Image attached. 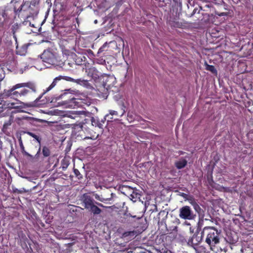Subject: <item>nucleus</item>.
I'll return each instance as SVG.
<instances>
[{"label": "nucleus", "mask_w": 253, "mask_h": 253, "mask_svg": "<svg viewBox=\"0 0 253 253\" xmlns=\"http://www.w3.org/2000/svg\"><path fill=\"white\" fill-rule=\"evenodd\" d=\"M96 62L100 64H104L105 63V60L102 58L96 59Z\"/></svg>", "instance_id": "obj_35"}, {"label": "nucleus", "mask_w": 253, "mask_h": 253, "mask_svg": "<svg viewBox=\"0 0 253 253\" xmlns=\"http://www.w3.org/2000/svg\"><path fill=\"white\" fill-rule=\"evenodd\" d=\"M5 77V73L2 69H0V82L2 81Z\"/></svg>", "instance_id": "obj_32"}, {"label": "nucleus", "mask_w": 253, "mask_h": 253, "mask_svg": "<svg viewBox=\"0 0 253 253\" xmlns=\"http://www.w3.org/2000/svg\"><path fill=\"white\" fill-rule=\"evenodd\" d=\"M179 216L181 219L192 220L195 218L196 214L189 206H185L179 209Z\"/></svg>", "instance_id": "obj_7"}, {"label": "nucleus", "mask_w": 253, "mask_h": 253, "mask_svg": "<svg viewBox=\"0 0 253 253\" xmlns=\"http://www.w3.org/2000/svg\"><path fill=\"white\" fill-rule=\"evenodd\" d=\"M61 79H64L66 80L67 81L72 82L74 83H76L77 84H86L87 83V80H82L81 79H74L68 76H65L62 77L61 76H59L57 77H56L51 84L49 85V86L46 89V91L43 92L42 93L41 95H40L38 97L36 98L35 100V101L36 102H38L41 98L42 97V95L47 91L50 90L53 87H54L56 84V83L58 81H60Z\"/></svg>", "instance_id": "obj_3"}, {"label": "nucleus", "mask_w": 253, "mask_h": 253, "mask_svg": "<svg viewBox=\"0 0 253 253\" xmlns=\"http://www.w3.org/2000/svg\"><path fill=\"white\" fill-rule=\"evenodd\" d=\"M74 172L75 175V176L78 178L79 179H81L83 178V176L79 171L78 169H74Z\"/></svg>", "instance_id": "obj_28"}, {"label": "nucleus", "mask_w": 253, "mask_h": 253, "mask_svg": "<svg viewBox=\"0 0 253 253\" xmlns=\"http://www.w3.org/2000/svg\"><path fill=\"white\" fill-rule=\"evenodd\" d=\"M187 161L185 159L176 162L175 164V167L178 169H181L184 168L187 165Z\"/></svg>", "instance_id": "obj_24"}, {"label": "nucleus", "mask_w": 253, "mask_h": 253, "mask_svg": "<svg viewBox=\"0 0 253 253\" xmlns=\"http://www.w3.org/2000/svg\"><path fill=\"white\" fill-rule=\"evenodd\" d=\"M88 113V112H86L84 111H73L69 112L70 115H69V117L73 118L75 119L76 117H78V116L83 115L84 116H86V114Z\"/></svg>", "instance_id": "obj_19"}, {"label": "nucleus", "mask_w": 253, "mask_h": 253, "mask_svg": "<svg viewBox=\"0 0 253 253\" xmlns=\"http://www.w3.org/2000/svg\"><path fill=\"white\" fill-rule=\"evenodd\" d=\"M11 8L8 6L0 8V32L2 31L5 21L9 18Z\"/></svg>", "instance_id": "obj_8"}, {"label": "nucleus", "mask_w": 253, "mask_h": 253, "mask_svg": "<svg viewBox=\"0 0 253 253\" xmlns=\"http://www.w3.org/2000/svg\"><path fill=\"white\" fill-rule=\"evenodd\" d=\"M125 113V111L123 109H121L120 112L115 110H109V114L105 115L104 117V119L106 120L107 118L108 119L112 120L113 119V117H109L110 115L111 116H122ZM112 121L111 120H108V122Z\"/></svg>", "instance_id": "obj_12"}, {"label": "nucleus", "mask_w": 253, "mask_h": 253, "mask_svg": "<svg viewBox=\"0 0 253 253\" xmlns=\"http://www.w3.org/2000/svg\"><path fill=\"white\" fill-rule=\"evenodd\" d=\"M88 52V53H93L92 51L90 49H89Z\"/></svg>", "instance_id": "obj_42"}, {"label": "nucleus", "mask_w": 253, "mask_h": 253, "mask_svg": "<svg viewBox=\"0 0 253 253\" xmlns=\"http://www.w3.org/2000/svg\"><path fill=\"white\" fill-rule=\"evenodd\" d=\"M205 235H206V243L209 245L211 249L212 250V247H214L219 243L221 231H218L213 227L206 226L202 231V236Z\"/></svg>", "instance_id": "obj_2"}, {"label": "nucleus", "mask_w": 253, "mask_h": 253, "mask_svg": "<svg viewBox=\"0 0 253 253\" xmlns=\"http://www.w3.org/2000/svg\"><path fill=\"white\" fill-rule=\"evenodd\" d=\"M23 11L27 12V17L36 15L39 13L40 0H24Z\"/></svg>", "instance_id": "obj_4"}, {"label": "nucleus", "mask_w": 253, "mask_h": 253, "mask_svg": "<svg viewBox=\"0 0 253 253\" xmlns=\"http://www.w3.org/2000/svg\"><path fill=\"white\" fill-rule=\"evenodd\" d=\"M198 231H197L194 234L193 236L189 240V242H191L192 244L197 245L201 242L204 236H202V232L201 233V236H198Z\"/></svg>", "instance_id": "obj_17"}, {"label": "nucleus", "mask_w": 253, "mask_h": 253, "mask_svg": "<svg viewBox=\"0 0 253 253\" xmlns=\"http://www.w3.org/2000/svg\"><path fill=\"white\" fill-rule=\"evenodd\" d=\"M94 22H95V23H97V20H96L94 21Z\"/></svg>", "instance_id": "obj_45"}, {"label": "nucleus", "mask_w": 253, "mask_h": 253, "mask_svg": "<svg viewBox=\"0 0 253 253\" xmlns=\"http://www.w3.org/2000/svg\"><path fill=\"white\" fill-rule=\"evenodd\" d=\"M95 198L96 199H97L98 200L101 201V202H104L105 201H107V200H109L110 199V198H107V199H104V198H99V196L97 195H96L95 196Z\"/></svg>", "instance_id": "obj_34"}, {"label": "nucleus", "mask_w": 253, "mask_h": 253, "mask_svg": "<svg viewBox=\"0 0 253 253\" xmlns=\"http://www.w3.org/2000/svg\"><path fill=\"white\" fill-rule=\"evenodd\" d=\"M83 202L84 204L85 209H89V207L94 204V200L90 196L84 194Z\"/></svg>", "instance_id": "obj_13"}, {"label": "nucleus", "mask_w": 253, "mask_h": 253, "mask_svg": "<svg viewBox=\"0 0 253 253\" xmlns=\"http://www.w3.org/2000/svg\"><path fill=\"white\" fill-rule=\"evenodd\" d=\"M51 154V152L50 149L46 146H44L42 148V154L43 157H42L41 155V157L42 159L40 160L39 162H42L44 158L50 156Z\"/></svg>", "instance_id": "obj_20"}, {"label": "nucleus", "mask_w": 253, "mask_h": 253, "mask_svg": "<svg viewBox=\"0 0 253 253\" xmlns=\"http://www.w3.org/2000/svg\"><path fill=\"white\" fill-rule=\"evenodd\" d=\"M74 99H75V98H72V100H74Z\"/></svg>", "instance_id": "obj_46"}, {"label": "nucleus", "mask_w": 253, "mask_h": 253, "mask_svg": "<svg viewBox=\"0 0 253 253\" xmlns=\"http://www.w3.org/2000/svg\"><path fill=\"white\" fill-rule=\"evenodd\" d=\"M126 188H128L131 191H132V193L130 194V196L132 198H135L137 197V193L134 191V190L132 188H131L130 187H125Z\"/></svg>", "instance_id": "obj_30"}, {"label": "nucleus", "mask_w": 253, "mask_h": 253, "mask_svg": "<svg viewBox=\"0 0 253 253\" xmlns=\"http://www.w3.org/2000/svg\"><path fill=\"white\" fill-rule=\"evenodd\" d=\"M69 165V163L68 161L64 159L62 160L61 163L60 168H61L63 170H65L68 168Z\"/></svg>", "instance_id": "obj_27"}, {"label": "nucleus", "mask_w": 253, "mask_h": 253, "mask_svg": "<svg viewBox=\"0 0 253 253\" xmlns=\"http://www.w3.org/2000/svg\"><path fill=\"white\" fill-rule=\"evenodd\" d=\"M105 120H106L104 119V120H102L101 122H100L98 120H96L94 118H92L91 123L92 126H98L99 128H103V124L105 123Z\"/></svg>", "instance_id": "obj_21"}, {"label": "nucleus", "mask_w": 253, "mask_h": 253, "mask_svg": "<svg viewBox=\"0 0 253 253\" xmlns=\"http://www.w3.org/2000/svg\"><path fill=\"white\" fill-rule=\"evenodd\" d=\"M2 100L0 98V109H3V105L2 104ZM0 111H2V110H0Z\"/></svg>", "instance_id": "obj_39"}, {"label": "nucleus", "mask_w": 253, "mask_h": 253, "mask_svg": "<svg viewBox=\"0 0 253 253\" xmlns=\"http://www.w3.org/2000/svg\"><path fill=\"white\" fill-rule=\"evenodd\" d=\"M190 231H191V232H192V233L193 232V230H192V228H191V227H190Z\"/></svg>", "instance_id": "obj_43"}, {"label": "nucleus", "mask_w": 253, "mask_h": 253, "mask_svg": "<svg viewBox=\"0 0 253 253\" xmlns=\"http://www.w3.org/2000/svg\"><path fill=\"white\" fill-rule=\"evenodd\" d=\"M137 235V232L135 230L133 231H126L123 234V236L124 237H133L134 236H136Z\"/></svg>", "instance_id": "obj_25"}, {"label": "nucleus", "mask_w": 253, "mask_h": 253, "mask_svg": "<svg viewBox=\"0 0 253 253\" xmlns=\"http://www.w3.org/2000/svg\"><path fill=\"white\" fill-rule=\"evenodd\" d=\"M204 65L206 70L210 71L213 74H217V71L214 66L209 65L206 61L205 62Z\"/></svg>", "instance_id": "obj_23"}, {"label": "nucleus", "mask_w": 253, "mask_h": 253, "mask_svg": "<svg viewBox=\"0 0 253 253\" xmlns=\"http://www.w3.org/2000/svg\"><path fill=\"white\" fill-rule=\"evenodd\" d=\"M95 203L99 207H104V206L101 204V203H98V202H95Z\"/></svg>", "instance_id": "obj_41"}, {"label": "nucleus", "mask_w": 253, "mask_h": 253, "mask_svg": "<svg viewBox=\"0 0 253 253\" xmlns=\"http://www.w3.org/2000/svg\"><path fill=\"white\" fill-rule=\"evenodd\" d=\"M42 61L50 65H55L57 59L55 55L50 49L44 50L41 55Z\"/></svg>", "instance_id": "obj_6"}, {"label": "nucleus", "mask_w": 253, "mask_h": 253, "mask_svg": "<svg viewBox=\"0 0 253 253\" xmlns=\"http://www.w3.org/2000/svg\"><path fill=\"white\" fill-rule=\"evenodd\" d=\"M139 218L136 217V215L132 216L130 213H125L123 216L122 217L121 221L124 223H132L135 222L136 219Z\"/></svg>", "instance_id": "obj_11"}, {"label": "nucleus", "mask_w": 253, "mask_h": 253, "mask_svg": "<svg viewBox=\"0 0 253 253\" xmlns=\"http://www.w3.org/2000/svg\"><path fill=\"white\" fill-rule=\"evenodd\" d=\"M173 2L175 3V4L178 7L182 6V2L181 0H172Z\"/></svg>", "instance_id": "obj_33"}, {"label": "nucleus", "mask_w": 253, "mask_h": 253, "mask_svg": "<svg viewBox=\"0 0 253 253\" xmlns=\"http://www.w3.org/2000/svg\"><path fill=\"white\" fill-rule=\"evenodd\" d=\"M229 189L228 187H225L223 186H222L220 187V190L223 191L224 192H228V191H229Z\"/></svg>", "instance_id": "obj_37"}, {"label": "nucleus", "mask_w": 253, "mask_h": 253, "mask_svg": "<svg viewBox=\"0 0 253 253\" xmlns=\"http://www.w3.org/2000/svg\"><path fill=\"white\" fill-rule=\"evenodd\" d=\"M13 192L17 193L18 194H21V193H22L23 191L21 190H19L18 189H15L13 190Z\"/></svg>", "instance_id": "obj_38"}, {"label": "nucleus", "mask_w": 253, "mask_h": 253, "mask_svg": "<svg viewBox=\"0 0 253 253\" xmlns=\"http://www.w3.org/2000/svg\"><path fill=\"white\" fill-rule=\"evenodd\" d=\"M74 59L77 65H82L85 63L86 58L84 55L78 54L74 55Z\"/></svg>", "instance_id": "obj_15"}, {"label": "nucleus", "mask_w": 253, "mask_h": 253, "mask_svg": "<svg viewBox=\"0 0 253 253\" xmlns=\"http://www.w3.org/2000/svg\"><path fill=\"white\" fill-rule=\"evenodd\" d=\"M90 211L92 212L94 214H99L101 212V210L98 207L95 206L94 204H93L92 206H91L89 209H88Z\"/></svg>", "instance_id": "obj_22"}, {"label": "nucleus", "mask_w": 253, "mask_h": 253, "mask_svg": "<svg viewBox=\"0 0 253 253\" xmlns=\"http://www.w3.org/2000/svg\"><path fill=\"white\" fill-rule=\"evenodd\" d=\"M180 196H181L182 197H183L184 199H186L188 200V199H190V197L191 196L188 195L187 194H185V193H182L181 194H180Z\"/></svg>", "instance_id": "obj_36"}, {"label": "nucleus", "mask_w": 253, "mask_h": 253, "mask_svg": "<svg viewBox=\"0 0 253 253\" xmlns=\"http://www.w3.org/2000/svg\"><path fill=\"white\" fill-rule=\"evenodd\" d=\"M19 141L20 146L21 149V152L24 156H26L28 160L30 162H31L32 163H35L38 162L40 160L42 159V158L41 157V147H39L36 155L35 156H33L25 151L22 140L20 139Z\"/></svg>", "instance_id": "obj_5"}, {"label": "nucleus", "mask_w": 253, "mask_h": 253, "mask_svg": "<svg viewBox=\"0 0 253 253\" xmlns=\"http://www.w3.org/2000/svg\"><path fill=\"white\" fill-rule=\"evenodd\" d=\"M20 26V24H18L17 23H16L12 25L11 28V33L13 35V37L14 39L16 42H17V37L16 36V33L19 30Z\"/></svg>", "instance_id": "obj_18"}, {"label": "nucleus", "mask_w": 253, "mask_h": 253, "mask_svg": "<svg viewBox=\"0 0 253 253\" xmlns=\"http://www.w3.org/2000/svg\"><path fill=\"white\" fill-rule=\"evenodd\" d=\"M188 201L193 206L195 211L200 215L203 211L200 206L197 203L196 200L193 197H190V199H188Z\"/></svg>", "instance_id": "obj_14"}, {"label": "nucleus", "mask_w": 253, "mask_h": 253, "mask_svg": "<svg viewBox=\"0 0 253 253\" xmlns=\"http://www.w3.org/2000/svg\"><path fill=\"white\" fill-rule=\"evenodd\" d=\"M105 76H106L107 78H109V76H107L106 75H105Z\"/></svg>", "instance_id": "obj_44"}, {"label": "nucleus", "mask_w": 253, "mask_h": 253, "mask_svg": "<svg viewBox=\"0 0 253 253\" xmlns=\"http://www.w3.org/2000/svg\"><path fill=\"white\" fill-rule=\"evenodd\" d=\"M25 133H27L29 136L35 138L38 142V143H39V146H40V147H41V138L39 136H38V135L35 134V133H34L32 132H30V131H26Z\"/></svg>", "instance_id": "obj_26"}, {"label": "nucleus", "mask_w": 253, "mask_h": 253, "mask_svg": "<svg viewBox=\"0 0 253 253\" xmlns=\"http://www.w3.org/2000/svg\"><path fill=\"white\" fill-rule=\"evenodd\" d=\"M107 43H105L101 47H100L97 52V56L104 50V48L106 46Z\"/></svg>", "instance_id": "obj_31"}, {"label": "nucleus", "mask_w": 253, "mask_h": 253, "mask_svg": "<svg viewBox=\"0 0 253 253\" xmlns=\"http://www.w3.org/2000/svg\"><path fill=\"white\" fill-rule=\"evenodd\" d=\"M10 4L12 6L13 10L14 13L17 15L19 14L23 10L24 5L25 4V2H24V0H22V2H16L15 3L11 0Z\"/></svg>", "instance_id": "obj_10"}, {"label": "nucleus", "mask_w": 253, "mask_h": 253, "mask_svg": "<svg viewBox=\"0 0 253 253\" xmlns=\"http://www.w3.org/2000/svg\"><path fill=\"white\" fill-rule=\"evenodd\" d=\"M98 134L96 133V132H94L93 133L90 134V136H87L86 138L92 140H95L98 138Z\"/></svg>", "instance_id": "obj_29"}, {"label": "nucleus", "mask_w": 253, "mask_h": 253, "mask_svg": "<svg viewBox=\"0 0 253 253\" xmlns=\"http://www.w3.org/2000/svg\"><path fill=\"white\" fill-rule=\"evenodd\" d=\"M65 93H63V94H61V95H60L59 96L57 97H56V100H58L60 98H62L63 96H64L65 95Z\"/></svg>", "instance_id": "obj_40"}, {"label": "nucleus", "mask_w": 253, "mask_h": 253, "mask_svg": "<svg viewBox=\"0 0 253 253\" xmlns=\"http://www.w3.org/2000/svg\"><path fill=\"white\" fill-rule=\"evenodd\" d=\"M38 89L36 84L32 82L16 84L8 89H4L3 95L13 99L24 98L33 99L37 95Z\"/></svg>", "instance_id": "obj_1"}, {"label": "nucleus", "mask_w": 253, "mask_h": 253, "mask_svg": "<svg viewBox=\"0 0 253 253\" xmlns=\"http://www.w3.org/2000/svg\"><path fill=\"white\" fill-rule=\"evenodd\" d=\"M85 72L87 76L95 82H97L102 76L98 71L94 67L86 69Z\"/></svg>", "instance_id": "obj_9"}, {"label": "nucleus", "mask_w": 253, "mask_h": 253, "mask_svg": "<svg viewBox=\"0 0 253 253\" xmlns=\"http://www.w3.org/2000/svg\"><path fill=\"white\" fill-rule=\"evenodd\" d=\"M8 108L17 109V111L20 112L23 108L24 103L22 102H12L7 104Z\"/></svg>", "instance_id": "obj_16"}]
</instances>
